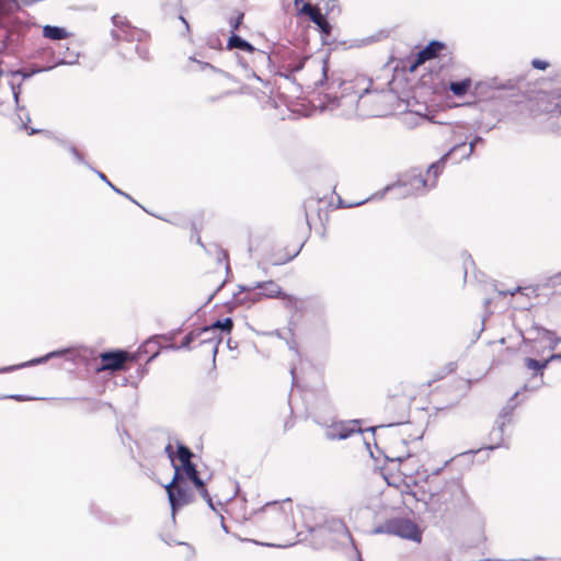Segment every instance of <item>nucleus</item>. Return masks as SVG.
Wrapping results in <instances>:
<instances>
[{
	"label": "nucleus",
	"mask_w": 561,
	"mask_h": 561,
	"mask_svg": "<svg viewBox=\"0 0 561 561\" xmlns=\"http://www.w3.org/2000/svg\"><path fill=\"white\" fill-rule=\"evenodd\" d=\"M423 494H427V502L433 506L444 510L460 506L467 502V494L458 479L449 481L443 479L438 473L428 476L425 485L422 486Z\"/></svg>",
	"instance_id": "nucleus-1"
},
{
	"label": "nucleus",
	"mask_w": 561,
	"mask_h": 561,
	"mask_svg": "<svg viewBox=\"0 0 561 561\" xmlns=\"http://www.w3.org/2000/svg\"><path fill=\"white\" fill-rule=\"evenodd\" d=\"M293 501L268 502L253 517L254 526L262 533L280 534L293 529Z\"/></svg>",
	"instance_id": "nucleus-2"
},
{
	"label": "nucleus",
	"mask_w": 561,
	"mask_h": 561,
	"mask_svg": "<svg viewBox=\"0 0 561 561\" xmlns=\"http://www.w3.org/2000/svg\"><path fill=\"white\" fill-rule=\"evenodd\" d=\"M414 397L413 388L408 385H400L390 390L382 404L386 420L393 423L408 419Z\"/></svg>",
	"instance_id": "nucleus-3"
},
{
	"label": "nucleus",
	"mask_w": 561,
	"mask_h": 561,
	"mask_svg": "<svg viewBox=\"0 0 561 561\" xmlns=\"http://www.w3.org/2000/svg\"><path fill=\"white\" fill-rule=\"evenodd\" d=\"M439 59L446 65L454 64V53L448 45L440 41H431L424 48L416 54H412L403 59V68L410 72H415L419 67L427 61Z\"/></svg>",
	"instance_id": "nucleus-4"
},
{
	"label": "nucleus",
	"mask_w": 561,
	"mask_h": 561,
	"mask_svg": "<svg viewBox=\"0 0 561 561\" xmlns=\"http://www.w3.org/2000/svg\"><path fill=\"white\" fill-rule=\"evenodd\" d=\"M176 457L181 462V466L174 465V473L179 472L181 478L188 479L204 499L210 500L206 485L199 478L196 466L192 461L194 457L192 450L184 445H179Z\"/></svg>",
	"instance_id": "nucleus-5"
},
{
	"label": "nucleus",
	"mask_w": 561,
	"mask_h": 561,
	"mask_svg": "<svg viewBox=\"0 0 561 561\" xmlns=\"http://www.w3.org/2000/svg\"><path fill=\"white\" fill-rule=\"evenodd\" d=\"M193 486L194 484L188 479L181 478L179 472L173 474L171 482L165 485L173 512L194 502L195 493Z\"/></svg>",
	"instance_id": "nucleus-6"
},
{
	"label": "nucleus",
	"mask_w": 561,
	"mask_h": 561,
	"mask_svg": "<svg viewBox=\"0 0 561 561\" xmlns=\"http://www.w3.org/2000/svg\"><path fill=\"white\" fill-rule=\"evenodd\" d=\"M99 364L94 367L96 373L102 371H126L129 363L136 362V356L125 350H113L102 352L95 358Z\"/></svg>",
	"instance_id": "nucleus-7"
},
{
	"label": "nucleus",
	"mask_w": 561,
	"mask_h": 561,
	"mask_svg": "<svg viewBox=\"0 0 561 561\" xmlns=\"http://www.w3.org/2000/svg\"><path fill=\"white\" fill-rule=\"evenodd\" d=\"M398 434L392 423L380 427L377 439L383 445L387 458L401 459L409 453L408 447H403L402 437Z\"/></svg>",
	"instance_id": "nucleus-8"
},
{
	"label": "nucleus",
	"mask_w": 561,
	"mask_h": 561,
	"mask_svg": "<svg viewBox=\"0 0 561 561\" xmlns=\"http://www.w3.org/2000/svg\"><path fill=\"white\" fill-rule=\"evenodd\" d=\"M320 536L324 543L331 548L345 545L352 538L347 526L340 518L325 520L320 528Z\"/></svg>",
	"instance_id": "nucleus-9"
},
{
	"label": "nucleus",
	"mask_w": 561,
	"mask_h": 561,
	"mask_svg": "<svg viewBox=\"0 0 561 561\" xmlns=\"http://www.w3.org/2000/svg\"><path fill=\"white\" fill-rule=\"evenodd\" d=\"M306 220L310 229L321 232L329 224V206L321 199L311 198L305 204Z\"/></svg>",
	"instance_id": "nucleus-10"
},
{
	"label": "nucleus",
	"mask_w": 561,
	"mask_h": 561,
	"mask_svg": "<svg viewBox=\"0 0 561 561\" xmlns=\"http://www.w3.org/2000/svg\"><path fill=\"white\" fill-rule=\"evenodd\" d=\"M385 533L421 542L422 531L415 523L408 518H392L385 523Z\"/></svg>",
	"instance_id": "nucleus-11"
},
{
	"label": "nucleus",
	"mask_w": 561,
	"mask_h": 561,
	"mask_svg": "<svg viewBox=\"0 0 561 561\" xmlns=\"http://www.w3.org/2000/svg\"><path fill=\"white\" fill-rule=\"evenodd\" d=\"M458 150L463 151L461 153L460 159L469 158L474 150V144L473 142L469 144L468 148H467L466 144L456 145L447 153H445L439 160H437L436 162H433L426 170V179L430 182V187L436 186L438 176L442 174L447 159L449 157H451Z\"/></svg>",
	"instance_id": "nucleus-12"
},
{
	"label": "nucleus",
	"mask_w": 561,
	"mask_h": 561,
	"mask_svg": "<svg viewBox=\"0 0 561 561\" xmlns=\"http://www.w3.org/2000/svg\"><path fill=\"white\" fill-rule=\"evenodd\" d=\"M233 321L231 318H225L222 320H217L213 324L202 328L199 330H195L190 332L183 339L182 346L190 347L192 343H194L195 337H201L203 334L217 333L222 336V333L230 334L233 329Z\"/></svg>",
	"instance_id": "nucleus-13"
},
{
	"label": "nucleus",
	"mask_w": 561,
	"mask_h": 561,
	"mask_svg": "<svg viewBox=\"0 0 561 561\" xmlns=\"http://www.w3.org/2000/svg\"><path fill=\"white\" fill-rule=\"evenodd\" d=\"M389 461L382 467V476L388 485L394 486L407 493V481L403 479L400 461L397 458H388Z\"/></svg>",
	"instance_id": "nucleus-14"
},
{
	"label": "nucleus",
	"mask_w": 561,
	"mask_h": 561,
	"mask_svg": "<svg viewBox=\"0 0 561 561\" xmlns=\"http://www.w3.org/2000/svg\"><path fill=\"white\" fill-rule=\"evenodd\" d=\"M260 299H282L295 302L296 298L286 294L282 287L274 280L260 282L255 284Z\"/></svg>",
	"instance_id": "nucleus-15"
},
{
	"label": "nucleus",
	"mask_w": 561,
	"mask_h": 561,
	"mask_svg": "<svg viewBox=\"0 0 561 561\" xmlns=\"http://www.w3.org/2000/svg\"><path fill=\"white\" fill-rule=\"evenodd\" d=\"M359 432L356 421L333 422L327 427L325 435L330 439H345Z\"/></svg>",
	"instance_id": "nucleus-16"
},
{
	"label": "nucleus",
	"mask_w": 561,
	"mask_h": 561,
	"mask_svg": "<svg viewBox=\"0 0 561 561\" xmlns=\"http://www.w3.org/2000/svg\"><path fill=\"white\" fill-rule=\"evenodd\" d=\"M299 251V245H293L289 248L282 243H277L268 252L267 262L272 265H283L293 260Z\"/></svg>",
	"instance_id": "nucleus-17"
},
{
	"label": "nucleus",
	"mask_w": 561,
	"mask_h": 561,
	"mask_svg": "<svg viewBox=\"0 0 561 561\" xmlns=\"http://www.w3.org/2000/svg\"><path fill=\"white\" fill-rule=\"evenodd\" d=\"M299 251V245H293L289 248L282 243H277L268 252L267 262L272 265H283L293 260Z\"/></svg>",
	"instance_id": "nucleus-18"
},
{
	"label": "nucleus",
	"mask_w": 561,
	"mask_h": 561,
	"mask_svg": "<svg viewBox=\"0 0 561 561\" xmlns=\"http://www.w3.org/2000/svg\"><path fill=\"white\" fill-rule=\"evenodd\" d=\"M392 424L398 431V435L402 437L403 447H408L409 444L422 438L424 434L420 425H415L407 419L400 422H393Z\"/></svg>",
	"instance_id": "nucleus-19"
},
{
	"label": "nucleus",
	"mask_w": 561,
	"mask_h": 561,
	"mask_svg": "<svg viewBox=\"0 0 561 561\" xmlns=\"http://www.w3.org/2000/svg\"><path fill=\"white\" fill-rule=\"evenodd\" d=\"M400 461V468L402 473H404L403 479L407 481V493L411 492L413 486L417 485V479L414 474V468L416 460L410 457V454L408 453L407 456L402 457L401 459H398Z\"/></svg>",
	"instance_id": "nucleus-20"
},
{
	"label": "nucleus",
	"mask_w": 561,
	"mask_h": 561,
	"mask_svg": "<svg viewBox=\"0 0 561 561\" xmlns=\"http://www.w3.org/2000/svg\"><path fill=\"white\" fill-rule=\"evenodd\" d=\"M299 13L308 15L309 19L324 33L328 34L330 32L331 26L318 7H313L310 3H305L299 10Z\"/></svg>",
	"instance_id": "nucleus-21"
},
{
	"label": "nucleus",
	"mask_w": 561,
	"mask_h": 561,
	"mask_svg": "<svg viewBox=\"0 0 561 561\" xmlns=\"http://www.w3.org/2000/svg\"><path fill=\"white\" fill-rule=\"evenodd\" d=\"M20 10V3L16 0H0V26L12 32L14 28L9 21V16Z\"/></svg>",
	"instance_id": "nucleus-22"
},
{
	"label": "nucleus",
	"mask_w": 561,
	"mask_h": 561,
	"mask_svg": "<svg viewBox=\"0 0 561 561\" xmlns=\"http://www.w3.org/2000/svg\"><path fill=\"white\" fill-rule=\"evenodd\" d=\"M233 300L238 305H251L261 301L255 286L240 287L239 291L233 294Z\"/></svg>",
	"instance_id": "nucleus-23"
},
{
	"label": "nucleus",
	"mask_w": 561,
	"mask_h": 561,
	"mask_svg": "<svg viewBox=\"0 0 561 561\" xmlns=\"http://www.w3.org/2000/svg\"><path fill=\"white\" fill-rule=\"evenodd\" d=\"M403 185L413 192H423L431 188L428 180L422 173L414 172L405 175Z\"/></svg>",
	"instance_id": "nucleus-24"
},
{
	"label": "nucleus",
	"mask_w": 561,
	"mask_h": 561,
	"mask_svg": "<svg viewBox=\"0 0 561 561\" xmlns=\"http://www.w3.org/2000/svg\"><path fill=\"white\" fill-rule=\"evenodd\" d=\"M472 87V80L470 78H465L461 81L450 82L449 90L455 96H463L466 95Z\"/></svg>",
	"instance_id": "nucleus-25"
},
{
	"label": "nucleus",
	"mask_w": 561,
	"mask_h": 561,
	"mask_svg": "<svg viewBox=\"0 0 561 561\" xmlns=\"http://www.w3.org/2000/svg\"><path fill=\"white\" fill-rule=\"evenodd\" d=\"M43 36L49 39L59 41L66 38L68 33L62 27L46 25L43 27Z\"/></svg>",
	"instance_id": "nucleus-26"
},
{
	"label": "nucleus",
	"mask_w": 561,
	"mask_h": 561,
	"mask_svg": "<svg viewBox=\"0 0 561 561\" xmlns=\"http://www.w3.org/2000/svg\"><path fill=\"white\" fill-rule=\"evenodd\" d=\"M228 48L229 49L239 48L247 53H252L254 50V47L249 42L244 41L243 38H241L238 35H232L229 37Z\"/></svg>",
	"instance_id": "nucleus-27"
},
{
	"label": "nucleus",
	"mask_w": 561,
	"mask_h": 561,
	"mask_svg": "<svg viewBox=\"0 0 561 561\" xmlns=\"http://www.w3.org/2000/svg\"><path fill=\"white\" fill-rule=\"evenodd\" d=\"M550 363V359H546L543 362H540V360H537V359H534V358H526L525 359V366L533 370L534 371V375H542L543 374V369L548 366V364Z\"/></svg>",
	"instance_id": "nucleus-28"
},
{
	"label": "nucleus",
	"mask_w": 561,
	"mask_h": 561,
	"mask_svg": "<svg viewBox=\"0 0 561 561\" xmlns=\"http://www.w3.org/2000/svg\"><path fill=\"white\" fill-rule=\"evenodd\" d=\"M456 369H457L456 363H454V362L448 363L443 371H437L434 375V378L432 381H437V380L444 379L447 375L454 374L456 371Z\"/></svg>",
	"instance_id": "nucleus-29"
},
{
	"label": "nucleus",
	"mask_w": 561,
	"mask_h": 561,
	"mask_svg": "<svg viewBox=\"0 0 561 561\" xmlns=\"http://www.w3.org/2000/svg\"><path fill=\"white\" fill-rule=\"evenodd\" d=\"M196 340H198L201 343L214 341L216 344H218L222 340V336L217 333H209V334H203L201 337H195L194 342Z\"/></svg>",
	"instance_id": "nucleus-30"
},
{
	"label": "nucleus",
	"mask_w": 561,
	"mask_h": 561,
	"mask_svg": "<svg viewBox=\"0 0 561 561\" xmlns=\"http://www.w3.org/2000/svg\"><path fill=\"white\" fill-rule=\"evenodd\" d=\"M243 18H244V14L242 12H240L234 18H231L229 20V24L231 26L232 32L237 31L240 27V25L243 22Z\"/></svg>",
	"instance_id": "nucleus-31"
},
{
	"label": "nucleus",
	"mask_w": 561,
	"mask_h": 561,
	"mask_svg": "<svg viewBox=\"0 0 561 561\" xmlns=\"http://www.w3.org/2000/svg\"><path fill=\"white\" fill-rule=\"evenodd\" d=\"M531 65L534 68L539 69V70H545L549 66V64L547 61L541 60V59H534L531 61Z\"/></svg>",
	"instance_id": "nucleus-32"
},
{
	"label": "nucleus",
	"mask_w": 561,
	"mask_h": 561,
	"mask_svg": "<svg viewBox=\"0 0 561 561\" xmlns=\"http://www.w3.org/2000/svg\"><path fill=\"white\" fill-rule=\"evenodd\" d=\"M224 284V280H222V277H221V273L218 275V277L215 279L214 282V285L216 287V289H219Z\"/></svg>",
	"instance_id": "nucleus-33"
},
{
	"label": "nucleus",
	"mask_w": 561,
	"mask_h": 561,
	"mask_svg": "<svg viewBox=\"0 0 561 561\" xmlns=\"http://www.w3.org/2000/svg\"><path fill=\"white\" fill-rule=\"evenodd\" d=\"M165 451L168 453V455L172 458L173 456V447L171 444H169L167 447H165Z\"/></svg>",
	"instance_id": "nucleus-34"
},
{
	"label": "nucleus",
	"mask_w": 561,
	"mask_h": 561,
	"mask_svg": "<svg viewBox=\"0 0 561 561\" xmlns=\"http://www.w3.org/2000/svg\"><path fill=\"white\" fill-rule=\"evenodd\" d=\"M548 359H550V362L554 360V359H560L561 360V354H553Z\"/></svg>",
	"instance_id": "nucleus-35"
},
{
	"label": "nucleus",
	"mask_w": 561,
	"mask_h": 561,
	"mask_svg": "<svg viewBox=\"0 0 561 561\" xmlns=\"http://www.w3.org/2000/svg\"><path fill=\"white\" fill-rule=\"evenodd\" d=\"M322 71H323V76L325 77L327 76V62L323 64Z\"/></svg>",
	"instance_id": "nucleus-36"
},
{
	"label": "nucleus",
	"mask_w": 561,
	"mask_h": 561,
	"mask_svg": "<svg viewBox=\"0 0 561 561\" xmlns=\"http://www.w3.org/2000/svg\"><path fill=\"white\" fill-rule=\"evenodd\" d=\"M14 368H15V366H13V367H8V368H3V369H1V371H9V370L14 369Z\"/></svg>",
	"instance_id": "nucleus-37"
},
{
	"label": "nucleus",
	"mask_w": 561,
	"mask_h": 561,
	"mask_svg": "<svg viewBox=\"0 0 561 561\" xmlns=\"http://www.w3.org/2000/svg\"><path fill=\"white\" fill-rule=\"evenodd\" d=\"M302 1H304V0H295V5H296V7H298V4H299L300 2H302Z\"/></svg>",
	"instance_id": "nucleus-38"
},
{
	"label": "nucleus",
	"mask_w": 561,
	"mask_h": 561,
	"mask_svg": "<svg viewBox=\"0 0 561 561\" xmlns=\"http://www.w3.org/2000/svg\"><path fill=\"white\" fill-rule=\"evenodd\" d=\"M12 398L15 399V400H19V401L21 400L20 396H13Z\"/></svg>",
	"instance_id": "nucleus-39"
},
{
	"label": "nucleus",
	"mask_w": 561,
	"mask_h": 561,
	"mask_svg": "<svg viewBox=\"0 0 561 561\" xmlns=\"http://www.w3.org/2000/svg\"><path fill=\"white\" fill-rule=\"evenodd\" d=\"M100 176H101V179H103L104 181H106V176H105L103 173H101V174H100Z\"/></svg>",
	"instance_id": "nucleus-40"
},
{
	"label": "nucleus",
	"mask_w": 561,
	"mask_h": 561,
	"mask_svg": "<svg viewBox=\"0 0 561 561\" xmlns=\"http://www.w3.org/2000/svg\"><path fill=\"white\" fill-rule=\"evenodd\" d=\"M559 113L561 114V108L559 110Z\"/></svg>",
	"instance_id": "nucleus-41"
}]
</instances>
